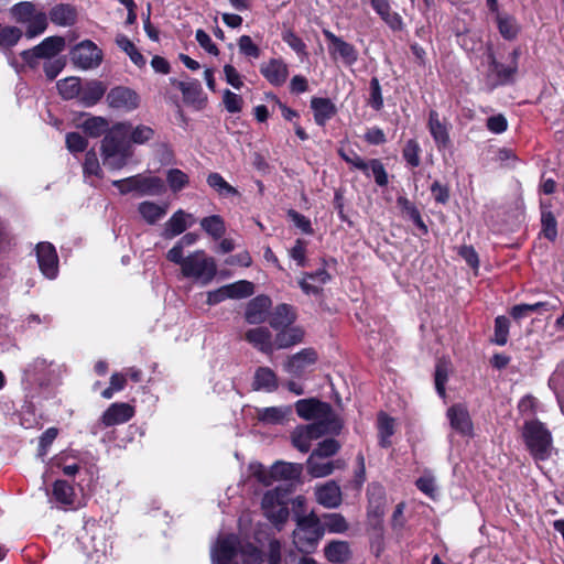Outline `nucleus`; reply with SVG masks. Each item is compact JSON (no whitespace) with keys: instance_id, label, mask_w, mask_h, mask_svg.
Returning <instances> with one entry per match:
<instances>
[{"instance_id":"nucleus-47","label":"nucleus","mask_w":564,"mask_h":564,"mask_svg":"<svg viewBox=\"0 0 564 564\" xmlns=\"http://www.w3.org/2000/svg\"><path fill=\"white\" fill-rule=\"evenodd\" d=\"M510 321L505 315H499L495 318L494 336L490 338V343L505 346L509 338Z\"/></svg>"},{"instance_id":"nucleus-7","label":"nucleus","mask_w":564,"mask_h":564,"mask_svg":"<svg viewBox=\"0 0 564 564\" xmlns=\"http://www.w3.org/2000/svg\"><path fill=\"white\" fill-rule=\"evenodd\" d=\"M65 48V39L62 36H48L40 44L21 52V58L30 67L37 66L40 59H51Z\"/></svg>"},{"instance_id":"nucleus-35","label":"nucleus","mask_w":564,"mask_h":564,"mask_svg":"<svg viewBox=\"0 0 564 564\" xmlns=\"http://www.w3.org/2000/svg\"><path fill=\"white\" fill-rule=\"evenodd\" d=\"M398 206L401 208L403 213L412 220L415 227L420 230L422 236H426L429 234V228L424 223L419 208L410 202L406 197L400 196L398 197Z\"/></svg>"},{"instance_id":"nucleus-38","label":"nucleus","mask_w":564,"mask_h":564,"mask_svg":"<svg viewBox=\"0 0 564 564\" xmlns=\"http://www.w3.org/2000/svg\"><path fill=\"white\" fill-rule=\"evenodd\" d=\"M138 212L149 225H154L166 215L167 206L142 202L138 206Z\"/></svg>"},{"instance_id":"nucleus-63","label":"nucleus","mask_w":564,"mask_h":564,"mask_svg":"<svg viewBox=\"0 0 564 564\" xmlns=\"http://www.w3.org/2000/svg\"><path fill=\"white\" fill-rule=\"evenodd\" d=\"M83 171L85 177L96 176L100 177L101 167L97 158V154L94 151H88L85 155V161L83 164Z\"/></svg>"},{"instance_id":"nucleus-10","label":"nucleus","mask_w":564,"mask_h":564,"mask_svg":"<svg viewBox=\"0 0 564 564\" xmlns=\"http://www.w3.org/2000/svg\"><path fill=\"white\" fill-rule=\"evenodd\" d=\"M486 55L488 59V78H494L491 88L513 84L518 65H503L500 63L496 57L491 44L487 46Z\"/></svg>"},{"instance_id":"nucleus-52","label":"nucleus","mask_w":564,"mask_h":564,"mask_svg":"<svg viewBox=\"0 0 564 564\" xmlns=\"http://www.w3.org/2000/svg\"><path fill=\"white\" fill-rule=\"evenodd\" d=\"M319 519L324 527V532L341 533L348 529L345 518L338 513H327Z\"/></svg>"},{"instance_id":"nucleus-43","label":"nucleus","mask_w":564,"mask_h":564,"mask_svg":"<svg viewBox=\"0 0 564 564\" xmlns=\"http://www.w3.org/2000/svg\"><path fill=\"white\" fill-rule=\"evenodd\" d=\"M128 134L131 144H144L154 138L155 131L145 124L132 126L128 122Z\"/></svg>"},{"instance_id":"nucleus-46","label":"nucleus","mask_w":564,"mask_h":564,"mask_svg":"<svg viewBox=\"0 0 564 564\" xmlns=\"http://www.w3.org/2000/svg\"><path fill=\"white\" fill-rule=\"evenodd\" d=\"M200 226L214 239L221 238L226 231L225 221L219 215L204 217L200 220Z\"/></svg>"},{"instance_id":"nucleus-13","label":"nucleus","mask_w":564,"mask_h":564,"mask_svg":"<svg viewBox=\"0 0 564 564\" xmlns=\"http://www.w3.org/2000/svg\"><path fill=\"white\" fill-rule=\"evenodd\" d=\"M36 257L41 272L47 279H55L58 273V257L55 247L50 242H40L36 246Z\"/></svg>"},{"instance_id":"nucleus-1","label":"nucleus","mask_w":564,"mask_h":564,"mask_svg":"<svg viewBox=\"0 0 564 564\" xmlns=\"http://www.w3.org/2000/svg\"><path fill=\"white\" fill-rule=\"evenodd\" d=\"M128 131V121L117 122L108 129L102 139L104 164L112 170L122 169L132 155Z\"/></svg>"},{"instance_id":"nucleus-28","label":"nucleus","mask_w":564,"mask_h":564,"mask_svg":"<svg viewBox=\"0 0 564 564\" xmlns=\"http://www.w3.org/2000/svg\"><path fill=\"white\" fill-rule=\"evenodd\" d=\"M129 183H133L135 192L141 195H156L163 191L164 184L160 177L143 176L141 174L130 176Z\"/></svg>"},{"instance_id":"nucleus-41","label":"nucleus","mask_w":564,"mask_h":564,"mask_svg":"<svg viewBox=\"0 0 564 564\" xmlns=\"http://www.w3.org/2000/svg\"><path fill=\"white\" fill-rule=\"evenodd\" d=\"M496 21L498 31L505 40L512 41L518 36L520 28L514 17L498 13Z\"/></svg>"},{"instance_id":"nucleus-45","label":"nucleus","mask_w":564,"mask_h":564,"mask_svg":"<svg viewBox=\"0 0 564 564\" xmlns=\"http://www.w3.org/2000/svg\"><path fill=\"white\" fill-rule=\"evenodd\" d=\"M59 95L64 99L78 98L82 91V84L78 77H67L56 84Z\"/></svg>"},{"instance_id":"nucleus-42","label":"nucleus","mask_w":564,"mask_h":564,"mask_svg":"<svg viewBox=\"0 0 564 564\" xmlns=\"http://www.w3.org/2000/svg\"><path fill=\"white\" fill-rule=\"evenodd\" d=\"M207 184L223 197L237 196L239 192L231 186L219 173L213 172L207 176Z\"/></svg>"},{"instance_id":"nucleus-64","label":"nucleus","mask_w":564,"mask_h":564,"mask_svg":"<svg viewBox=\"0 0 564 564\" xmlns=\"http://www.w3.org/2000/svg\"><path fill=\"white\" fill-rule=\"evenodd\" d=\"M238 46L241 54L247 57L259 58L261 51L249 35H241L238 40Z\"/></svg>"},{"instance_id":"nucleus-39","label":"nucleus","mask_w":564,"mask_h":564,"mask_svg":"<svg viewBox=\"0 0 564 564\" xmlns=\"http://www.w3.org/2000/svg\"><path fill=\"white\" fill-rule=\"evenodd\" d=\"M306 468L312 477L321 478L330 475L335 465L333 462L325 460V458L316 457V454H311L306 462Z\"/></svg>"},{"instance_id":"nucleus-12","label":"nucleus","mask_w":564,"mask_h":564,"mask_svg":"<svg viewBox=\"0 0 564 564\" xmlns=\"http://www.w3.org/2000/svg\"><path fill=\"white\" fill-rule=\"evenodd\" d=\"M367 516L368 519L375 524H382V519L384 516V509L387 503V495L386 489L382 485L378 482H372L367 487Z\"/></svg>"},{"instance_id":"nucleus-3","label":"nucleus","mask_w":564,"mask_h":564,"mask_svg":"<svg viewBox=\"0 0 564 564\" xmlns=\"http://www.w3.org/2000/svg\"><path fill=\"white\" fill-rule=\"evenodd\" d=\"M295 411L304 420L321 423L319 430L337 434L341 430V421L332 406L316 399H302L296 401Z\"/></svg>"},{"instance_id":"nucleus-24","label":"nucleus","mask_w":564,"mask_h":564,"mask_svg":"<svg viewBox=\"0 0 564 564\" xmlns=\"http://www.w3.org/2000/svg\"><path fill=\"white\" fill-rule=\"evenodd\" d=\"M427 127L435 145L440 151L451 147L452 142L448 128L445 123L441 122L440 115L436 110L430 111Z\"/></svg>"},{"instance_id":"nucleus-44","label":"nucleus","mask_w":564,"mask_h":564,"mask_svg":"<svg viewBox=\"0 0 564 564\" xmlns=\"http://www.w3.org/2000/svg\"><path fill=\"white\" fill-rule=\"evenodd\" d=\"M289 410L281 406H270L257 410V419L264 424H280Z\"/></svg>"},{"instance_id":"nucleus-48","label":"nucleus","mask_w":564,"mask_h":564,"mask_svg":"<svg viewBox=\"0 0 564 564\" xmlns=\"http://www.w3.org/2000/svg\"><path fill=\"white\" fill-rule=\"evenodd\" d=\"M116 43L124 53L129 55L131 62L138 67H143L147 64L144 56L126 35L117 36Z\"/></svg>"},{"instance_id":"nucleus-59","label":"nucleus","mask_w":564,"mask_h":564,"mask_svg":"<svg viewBox=\"0 0 564 564\" xmlns=\"http://www.w3.org/2000/svg\"><path fill=\"white\" fill-rule=\"evenodd\" d=\"M282 40L286 43L302 59L307 56L306 44L292 30L282 32Z\"/></svg>"},{"instance_id":"nucleus-21","label":"nucleus","mask_w":564,"mask_h":564,"mask_svg":"<svg viewBox=\"0 0 564 564\" xmlns=\"http://www.w3.org/2000/svg\"><path fill=\"white\" fill-rule=\"evenodd\" d=\"M262 76L273 86H282L289 77V67L280 58H271L260 66Z\"/></svg>"},{"instance_id":"nucleus-26","label":"nucleus","mask_w":564,"mask_h":564,"mask_svg":"<svg viewBox=\"0 0 564 564\" xmlns=\"http://www.w3.org/2000/svg\"><path fill=\"white\" fill-rule=\"evenodd\" d=\"M315 497L316 501L325 508H336L341 502V491L335 481H327L316 487Z\"/></svg>"},{"instance_id":"nucleus-32","label":"nucleus","mask_w":564,"mask_h":564,"mask_svg":"<svg viewBox=\"0 0 564 564\" xmlns=\"http://www.w3.org/2000/svg\"><path fill=\"white\" fill-rule=\"evenodd\" d=\"M324 555L330 563H344L351 555L350 544L347 541L334 540L325 546Z\"/></svg>"},{"instance_id":"nucleus-50","label":"nucleus","mask_w":564,"mask_h":564,"mask_svg":"<svg viewBox=\"0 0 564 564\" xmlns=\"http://www.w3.org/2000/svg\"><path fill=\"white\" fill-rule=\"evenodd\" d=\"M198 236L194 232L185 234L172 249L166 253V259L171 262H178L182 260L185 247L192 246L197 241Z\"/></svg>"},{"instance_id":"nucleus-30","label":"nucleus","mask_w":564,"mask_h":564,"mask_svg":"<svg viewBox=\"0 0 564 564\" xmlns=\"http://www.w3.org/2000/svg\"><path fill=\"white\" fill-rule=\"evenodd\" d=\"M278 377L269 367H259L253 376L252 388L257 391L272 392L278 389Z\"/></svg>"},{"instance_id":"nucleus-31","label":"nucleus","mask_w":564,"mask_h":564,"mask_svg":"<svg viewBox=\"0 0 564 564\" xmlns=\"http://www.w3.org/2000/svg\"><path fill=\"white\" fill-rule=\"evenodd\" d=\"M105 93L106 86L101 82L90 80L85 85H82V91L78 99L85 107H91L104 97Z\"/></svg>"},{"instance_id":"nucleus-60","label":"nucleus","mask_w":564,"mask_h":564,"mask_svg":"<svg viewBox=\"0 0 564 564\" xmlns=\"http://www.w3.org/2000/svg\"><path fill=\"white\" fill-rule=\"evenodd\" d=\"M325 37L329 41V51L333 54H338L341 57H348L350 54V46L348 43L344 42L341 39L337 37L330 31H324Z\"/></svg>"},{"instance_id":"nucleus-14","label":"nucleus","mask_w":564,"mask_h":564,"mask_svg":"<svg viewBox=\"0 0 564 564\" xmlns=\"http://www.w3.org/2000/svg\"><path fill=\"white\" fill-rule=\"evenodd\" d=\"M355 169L361 171L368 178L373 177L379 187H386L389 184L388 172L379 159L364 160L355 154Z\"/></svg>"},{"instance_id":"nucleus-51","label":"nucleus","mask_w":564,"mask_h":564,"mask_svg":"<svg viewBox=\"0 0 564 564\" xmlns=\"http://www.w3.org/2000/svg\"><path fill=\"white\" fill-rule=\"evenodd\" d=\"M178 88L186 102L196 104L203 100V89L198 80L181 82Z\"/></svg>"},{"instance_id":"nucleus-17","label":"nucleus","mask_w":564,"mask_h":564,"mask_svg":"<svg viewBox=\"0 0 564 564\" xmlns=\"http://www.w3.org/2000/svg\"><path fill=\"white\" fill-rule=\"evenodd\" d=\"M321 423H311L297 427L292 434V443L302 453H307L311 448V442L317 440L329 432L319 430Z\"/></svg>"},{"instance_id":"nucleus-54","label":"nucleus","mask_w":564,"mask_h":564,"mask_svg":"<svg viewBox=\"0 0 564 564\" xmlns=\"http://www.w3.org/2000/svg\"><path fill=\"white\" fill-rule=\"evenodd\" d=\"M48 17L43 11H37L36 14L28 22L25 35L33 39L45 32L47 29Z\"/></svg>"},{"instance_id":"nucleus-62","label":"nucleus","mask_w":564,"mask_h":564,"mask_svg":"<svg viewBox=\"0 0 564 564\" xmlns=\"http://www.w3.org/2000/svg\"><path fill=\"white\" fill-rule=\"evenodd\" d=\"M378 15L393 32H399L404 29L402 17L398 12L392 11L391 6L387 8V10L381 11Z\"/></svg>"},{"instance_id":"nucleus-16","label":"nucleus","mask_w":564,"mask_h":564,"mask_svg":"<svg viewBox=\"0 0 564 564\" xmlns=\"http://www.w3.org/2000/svg\"><path fill=\"white\" fill-rule=\"evenodd\" d=\"M316 361L317 352L313 348H304L285 361L284 370L292 376L300 377Z\"/></svg>"},{"instance_id":"nucleus-61","label":"nucleus","mask_w":564,"mask_h":564,"mask_svg":"<svg viewBox=\"0 0 564 564\" xmlns=\"http://www.w3.org/2000/svg\"><path fill=\"white\" fill-rule=\"evenodd\" d=\"M166 181L173 192H180L188 184V176L178 169H171L167 172Z\"/></svg>"},{"instance_id":"nucleus-53","label":"nucleus","mask_w":564,"mask_h":564,"mask_svg":"<svg viewBox=\"0 0 564 564\" xmlns=\"http://www.w3.org/2000/svg\"><path fill=\"white\" fill-rule=\"evenodd\" d=\"M22 35V31L17 26H0V50L8 51L15 46Z\"/></svg>"},{"instance_id":"nucleus-8","label":"nucleus","mask_w":564,"mask_h":564,"mask_svg":"<svg viewBox=\"0 0 564 564\" xmlns=\"http://www.w3.org/2000/svg\"><path fill=\"white\" fill-rule=\"evenodd\" d=\"M70 59L82 69H93L102 62V51L90 40H84L70 51Z\"/></svg>"},{"instance_id":"nucleus-19","label":"nucleus","mask_w":564,"mask_h":564,"mask_svg":"<svg viewBox=\"0 0 564 564\" xmlns=\"http://www.w3.org/2000/svg\"><path fill=\"white\" fill-rule=\"evenodd\" d=\"M196 219L192 214L178 209L164 224L162 237L164 239H172L183 234L188 227H192Z\"/></svg>"},{"instance_id":"nucleus-23","label":"nucleus","mask_w":564,"mask_h":564,"mask_svg":"<svg viewBox=\"0 0 564 564\" xmlns=\"http://www.w3.org/2000/svg\"><path fill=\"white\" fill-rule=\"evenodd\" d=\"M245 339L259 351L272 355L274 351V339L269 328L260 326L251 328L245 334Z\"/></svg>"},{"instance_id":"nucleus-40","label":"nucleus","mask_w":564,"mask_h":564,"mask_svg":"<svg viewBox=\"0 0 564 564\" xmlns=\"http://www.w3.org/2000/svg\"><path fill=\"white\" fill-rule=\"evenodd\" d=\"M52 497L63 506H73L75 491L67 481L58 479L53 484Z\"/></svg>"},{"instance_id":"nucleus-58","label":"nucleus","mask_w":564,"mask_h":564,"mask_svg":"<svg viewBox=\"0 0 564 564\" xmlns=\"http://www.w3.org/2000/svg\"><path fill=\"white\" fill-rule=\"evenodd\" d=\"M367 105L370 106L376 111L381 110L383 107L381 86L377 77H372L370 80Z\"/></svg>"},{"instance_id":"nucleus-25","label":"nucleus","mask_w":564,"mask_h":564,"mask_svg":"<svg viewBox=\"0 0 564 564\" xmlns=\"http://www.w3.org/2000/svg\"><path fill=\"white\" fill-rule=\"evenodd\" d=\"M78 11L70 3H58L48 12L50 21L62 28L73 26L77 22Z\"/></svg>"},{"instance_id":"nucleus-22","label":"nucleus","mask_w":564,"mask_h":564,"mask_svg":"<svg viewBox=\"0 0 564 564\" xmlns=\"http://www.w3.org/2000/svg\"><path fill=\"white\" fill-rule=\"evenodd\" d=\"M553 204L551 199L549 200H540V210H541V231L540 236L544 237L551 242H554L557 239V220L555 215L552 212Z\"/></svg>"},{"instance_id":"nucleus-56","label":"nucleus","mask_w":564,"mask_h":564,"mask_svg":"<svg viewBox=\"0 0 564 564\" xmlns=\"http://www.w3.org/2000/svg\"><path fill=\"white\" fill-rule=\"evenodd\" d=\"M84 131L93 137L97 138L108 131V121L102 117H91L84 121Z\"/></svg>"},{"instance_id":"nucleus-2","label":"nucleus","mask_w":564,"mask_h":564,"mask_svg":"<svg viewBox=\"0 0 564 564\" xmlns=\"http://www.w3.org/2000/svg\"><path fill=\"white\" fill-rule=\"evenodd\" d=\"M210 555L213 564H238V558L243 564H258L261 560L260 551L252 544L241 545L236 534L219 538Z\"/></svg>"},{"instance_id":"nucleus-57","label":"nucleus","mask_w":564,"mask_h":564,"mask_svg":"<svg viewBox=\"0 0 564 564\" xmlns=\"http://www.w3.org/2000/svg\"><path fill=\"white\" fill-rule=\"evenodd\" d=\"M229 299H245L253 294V284L241 280L226 285Z\"/></svg>"},{"instance_id":"nucleus-29","label":"nucleus","mask_w":564,"mask_h":564,"mask_svg":"<svg viewBox=\"0 0 564 564\" xmlns=\"http://www.w3.org/2000/svg\"><path fill=\"white\" fill-rule=\"evenodd\" d=\"M295 319L296 313L293 306L283 303L274 307L273 312L270 314L269 323L273 329H280L291 326Z\"/></svg>"},{"instance_id":"nucleus-27","label":"nucleus","mask_w":564,"mask_h":564,"mask_svg":"<svg viewBox=\"0 0 564 564\" xmlns=\"http://www.w3.org/2000/svg\"><path fill=\"white\" fill-rule=\"evenodd\" d=\"M274 350L286 349L303 341L304 330L299 326L275 329Z\"/></svg>"},{"instance_id":"nucleus-36","label":"nucleus","mask_w":564,"mask_h":564,"mask_svg":"<svg viewBox=\"0 0 564 564\" xmlns=\"http://www.w3.org/2000/svg\"><path fill=\"white\" fill-rule=\"evenodd\" d=\"M311 107L314 111V119L318 126H324L335 113V108L332 101L327 98H313Z\"/></svg>"},{"instance_id":"nucleus-34","label":"nucleus","mask_w":564,"mask_h":564,"mask_svg":"<svg viewBox=\"0 0 564 564\" xmlns=\"http://www.w3.org/2000/svg\"><path fill=\"white\" fill-rule=\"evenodd\" d=\"M302 470L303 466L301 464L276 462L271 467V476L273 480H294L301 476Z\"/></svg>"},{"instance_id":"nucleus-55","label":"nucleus","mask_w":564,"mask_h":564,"mask_svg":"<svg viewBox=\"0 0 564 564\" xmlns=\"http://www.w3.org/2000/svg\"><path fill=\"white\" fill-rule=\"evenodd\" d=\"M420 153L421 148L415 139L408 140L402 149V156L411 167H417L421 164Z\"/></svg>"},{"instance_id":"nucleus-49","label":"nucleus","mask_w":564,"mask_h":564,"mask_svg":"<svg viewBox=\"0 0 564 564\" xmlns=\"http://www.w3.org/2000/svg\"><path fill=\"white\" fill-rule=\"evenodd\" d=\"M36 12V6L30 1L19 2L10 9L11 15L19 23H28Z\"/></svg>"},{"instance_id":"nucleus-18","label":"nucleus","mask_w":564,"mask_h":564,"mask_svg":"<svg viewBox=\"0 0 564 564\" xmlns=\"http://www.w3.org/2000/svg\"><path fill=\"white\" fill-rule=\"evenodd\" d=\"M447 417L451 426L459 434L469 436L473 434V422L467 408L464 404L456 403L448 408Z\"/></svg>"},{"instance_id":"nucleus-4","label":"nucleus","mask_w":564,"mask_h":564,"mask_svg":"<svg viewBox=\"0 0 564 564\" xmlns=\"http://www.w3.org/2000/svg\"><path fill=\"white\" fill-rule=\"evenodd\" d=\"M522 436L527 449L534 460L544 462L551 457L553 437L544 423L539 420L525 421Z\"/></svg>"},{"instance_id":"nucleus-6","label":"nucleus","mask_w":564,"mask_h":564,"mask_svg":"<svg viewBox=\"0 0 564 564\" xmlns=\"http://www.w3.org/2000/svg\"><path fill=\"white\" fill-rule=\"evenodd\" d=\"M174 263L181 265L184 276L200 281L203 284H208L217 272L215 260L207 257L203 250H196L187 257L183 256L181 261Z\"/></svg>"},{"instance_id":"nucleus-15","label":"nucleus","mask_w":564,"mask_h":564,"mask_svg":"<svg viewBox=\"0 0 564 564\" xmlns=\"http://www.w3.org/2000/svg\"><path fill=\"white\" fill-rule=\"evenodd\" d=\"M107 101L111 108L132 111L139 106V96L128 87L118 86L110 89Z\"/></svg>"},{"instance_id":"nucleus-11","label":"nucleus","mask_w":564,"mask_h":564,"mask_svg":"<svg viewBox=\"0 0 564 564\" xmlns=\"http://www.w3.org/2000/svg\"><path fill=\"white\" fill-rule=\"evenodd\" d=\"M134 415V409L128 403L116 402L112 403L101 415L99 422L91 426V433L98 434L104 427H110L127 423Z\"/></svg>"},{"instance_id":"nucleus-20","label":"nucleus","mask_w":564,"mask_h":564,"mask_svg":"<svg viewBox=\"0 0 564 564\" xmlns=\"http://www.w3.org/2000/svg\"><path fill=\"white\" fill-rule=\"evenodd\" d=\"M272 305L271 299L267 295H258L247 304L245 318L249 324H261L268 319L269 310Z\"/></svg>"},{"instance_id":"nucleus-5","label":"nucleus","mask_w":564,"mask_h":564,"mask_svg":"<svg viewBox=\"0 0 564 564\" xmlns=\"http://www.w3.org/2000/svg\"><path fill=\"white\" fill-rule=\"evenodd\" d=\"M323 535L324 527L321 519L314 512L297 518V525L293 532V542L301 553L310 554L314 552Z\"/></svg>"},{"instance_id":"nucleus-9","label":"nucleus","mask_w":564,"mask_h":564,"mask_svg":"<svg viewBox=\"0 0 564 564\" xmlns=\"http://www.w3.org/2000/svg\"><path fill=\"white\" fill-rule=\"evenodd\" d=\"M264 516L275 525H282L289 518V508L284 495L275 488L264 494L262 498Z\"/></svg>"},{"instance_id":"nucleus-33","label":"nucleus","mask_w":564,"mask_h":564,"mask_svg":"<svg viewBox=\"0 0 564 564\" xmlns=\"http://www.w3.org/2000/svg\"><path fill=\"white\" fill-rule=\"evenodd\" d=\"M377 422L379 445L382 448H388L392 444L390 438L395 432L394 419L381 411L378 414Z\"/></svg>"},{"instance_id":"nucleus-37","label":"nucleus","mask_w":564,"mask_h":564,"mask_svg":"<svg viewBox=\"0 0 564 564\" xmlns=\"http://www.w3.org/2000/svg\"><path fill=\"white\" fill-rule=\"evenodd\" d=\"M553 308H555V306L551 305L549 302H536L534 304L522 303L512 306L509 314L513 319L520 321L522 318L528 317L532 313L547 312Z\"/></svg>"}]
</instances>
